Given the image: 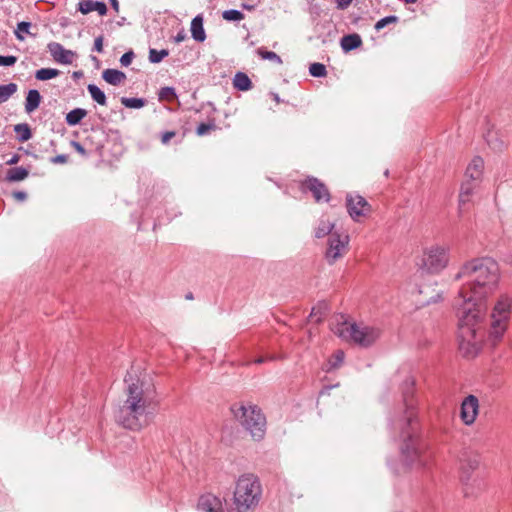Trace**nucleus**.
<instances>
[{"mask_svg": "<svg viewBox=\"0 0 512 512\" xmlns=\"http://www.w3.org/2000/svg\"><path fill=\"white\" fill-rule=\"evenodd\" d=\"M467 279L455 302L459 319V348L466 357H474L480 349L481 322L486 312L483 300L497 287L498 264L491 258H478L465 263L455 280Z\"/></svg>", "mask_w": 512, "mask_h": 512, "instance_id": "1", "label": "nucleus"}, {"mask_svg": "<svg viewBox=\"0 0 512 512\" xmlns=\"http://www.w3.org/2000/svg\"><path fill=\"white\" fill-rule=\"evenodd\" d=\"M415 380L407 377L402 386L403 411L391 420V429L399 433L402 441L399 463L390 464L391 470L402 475L409 471H418L428 465L431 459L425 443L418 435L416 402L413 398Z\"/></svg>", "mask_w": 512, "mask_h": 512, "instance_id": "2", "label": "nucleus"}, {"mask_svg": "<svg viewBox=\"0 0 512 512\" xmlns=\"http://www.w3.org/2000/svg\"><path fill=\"white\" fill-rule=\"evenodd\" d=\"M125 401L115 411V420L126 429L140 430L152 419L151 397L138 376V369L131 367L124 378Z\"/></svg>", "mask_w": 512, "mask_h": 512, "instance_id": "3", "label": "nucleus"}, {"mask_svg": "<svg viewBox=\"0 0 512 512\" xmlns=\"http://www.w3.org/2000/svg\"><path fill=\"white\" fill-rule=\"evenodd\" d=\"M232 413L240 424L247 430L254 440L264 438L266 432V418L256 405H233Z\"/></svg>", "mask_w": 512, "mask_h": 512, "instance_id": "4", "label": "nucleus"}, {"mask_svg": "<svg viewBox=\"0 0 512 512\" xmlns=\"http://www.w3.org/2000/svg\"><path fill=\"white\" fill-rule=\"evenodd\" d=\"M261 495V487L253 475L241 476L234 491V505L238 512H246L256 506Z\"/></svg>", "mask_w": 512, "mask_h": 512, "instance_id": "5", "label": "nucleus"}, {"mask_svg": "<svg viewBox=\"0 0 512 512\" xmlns=\"http://www.w3.org/2000/svg\"><path fill=\"white\" fill-rule=\"evenodd\" d=\"M340 337L350 339L361 347H369L374 344L381 335L377 327L357 323H344L337 331Z\"/></svg>", "mask_w": 512, "mask_h": 512, "instance_id": "6", "label": "nucleus"}, {"mask_svg": "<svg viewBox=\"0 0 512 512\" xmlns=\"http://www.w3.org/2000/svg\"><path fill=\"white\" fill-rule=\"evenodd\" d=\"M510 307L511 300L507 296H502L494 306L491 314L490 334L495 339H499L506 329V321L509 317Z\"/></svg>", "mask_w": 512, "mask_h": 512, "instance_id": "7", "label": "nucleus"}, {"mask_svg": "<svg viewBox=\"0 0 512 512\" xmlns=\"http://www.w3.org/2000/svg\"><path fill=\"white\" fill-rule=\"evenodd\" d=\"M448 251L442 246H432L425 251L423 265L427 271L437 273L448 264Z\"/></svg>", "mask_w": 512, "mask_h": 512, "instance_id": "8", "label": "nucleus"}, {"mask_svg": "<svg viewBox=\"0 0 512 512\" xmlns=\"http://www.w3.org/2000/svg\"><path fill=\"white\" fill-rule=\"evenodd\" d=\"M349 236L334 232L328 238V247L325 253L327 262L332 265L342 258L348 251Z\"/></svg>", "mask_w": 512, "mask_h": 512, "instance_id": "9", "label": "nucleus"}, {"mask_svg": "<svg viewBox=\"0 0 512 512\" xmlns=\"http://www.w3.org/2000/svg\"><path fill=\"white\" fill-rule=\"evenodd\" d=\"M479 412V401L474 395H468L461 403L460 418L465 425H471Z\"/></svg>", "mask_w": 512, "mask_h": 512, "instance_id": "10", "label": "nucleus"}, {"mask_svg": "<svg viewBox=\"0 0 512 512\" xmlns=\"http://www.w3.org/2000/svg\"><path fill=\"white\" fill-rule=\"evenodd\" d=\"M303 190H309L316 202L330 200V193L324 183L315 177H308L302 184Z\"/></svg>", "mask_w": 512, "mask_h": 512, "instance_id": "11", "label": "nucleus"}, {"mask_svg": "<svg viewBox=\"0 0 512 512\" xmlns=\"http://www.w3.org/2000/svg\"><path fill=\"white\" fill-rule=\"evenodd\" d=\"M347 211L352 219L357 220L360 216L366 215L370 206L366 199L360 195L352 196L348 194L346 197Z\"/></svg>", "mask_w": 512, "mask_h": 512, "instance_id": "12", "label": "nucleus"}, {"mask_svg": "<svg viewBox=\"0 0 512 512\" xmlns=\"http://www.w3.org/2000/svg\"><path fill=\"white\" fill-rule=\"evenodd\" d=\"M461 462V481L467 485L471 479V472L476 470L480 464V457L475 453H465L460 459Z\"/></svg>", "mask_w": 512, "mask_h": 512, "instance_id": "13", "label": "nucleus"}, {"mask_svg": "<svg viewBox=\"0 0 512 512\" xmlns=\"http://www.w3.org/2000/svg\"><path fill=\"white\" fill-rule=\"evenodd\" d=\"M47 48L53 59L60 64H71L76 56L73 51L65 49L58 42H50Z\"/></svg>", "mask_w": 512, "mask_h": 512, "instance_id": "14", "label": "nucleus"}, {"mask_svg": "<svg viewBox=\"0 0 512 512\" xmlns=\"http://www.w3.org/2000/svg\"><path fill=\"white\" fill-rule=\"evenodd\" d=\"M197 508L200 512H223L221 500L213 494L202 495Z\"/></svg>", "mask_w": 512, "mask_h": 512, "instance_id": "15", "label": "nucleus"}, {"mask_svg": "<svg viewBox=\"0 0 512 512\" xmlns=\"http://www.w3.org/2000/svg\"><path fill=\"white\" fill-rule=\"evenodd\" d=\"M479 183L464 180L461 184L460 193H459V212L462 213L466 209V205L471 202V197L473 195L474 190L478 186Z\"/></svg>", "mask_w": 512, "mask_h": 512, "instance_id": "16", "label": "nucleus"}, {"mask_svg": "<svg viewBox=\"0 0 512 512\" xmlns=\"http://www.w3.org/2000/svg\"><path fill=\"white\" fill-rule=\"evenodd\" d=\"M484 161L481 157H474L468 164L465 171V180L479 183L482 177Z\"/></svg>", "mask_w": 512, "mask_h": 512, "instance_id": "17", "label": "nucleus"}, {"mask_svg": "<svg viewBox=\"0 0 512 512\" xmlns=\"http://www.w3.org/2000/svg\"><path fill=\"white\" fill-rule=\"evenodd\" d=\"M486 142L492 150L501 152L506 148L508 138L502 132L490 130L486 134Z\"/></svg>", "mask_w": 512, "mask_h": 512, "instance_id": "18", "label": "nucleus"}, {"mask_svg": "<svg viewBox=\"0 0 512 512\" xmlns=\"http://www.w3.org/2000/svg\"><path fill=\"white\" fill-rule=\"evenodd\" d=\"M191 36L197 42H204L206 39V33L203 27V16L197 15L191 21Z\"/></svg>", "mask_w": 512, "mask_h": 512, "instance_id": "19", "label": "nucleus"}, {"mask_svg": "<svg viewBox=\"0 0 512 512\" xmlns=\"http://www.w3.org/2000/svg\"><path fill=\"white\" fill-rule=\"evenodd\" d=\"M41 95L39 93L38 90L36 89H31L28 91L27 93V96H26V100H25V111L27 113H31L33 111H35L40 103H41Z\"/></svg>", "mask_w": 512, "mask_h": 512, "instance_id": "20", "label": "nucleus"}, {"mask_svg": "<svg viewBox=\"0 0 512 512\" xmlns=\"http://www.w3.org/2000/svg\"><path fill=\"white\" fill-rule=\"evenodd\" d=\"M103 79L114 86L119 85L126 79V75L124 72L117 69H106L102 73Z\"/></svg>", "mask_w": 512, "mask_h": 512, "instance_id": "21", "label": "nucleus"}, {"mask_svg": "<svg viewBox=\"0 0 512 512\" xmlns=\"http://www.w3.org/2000/svg\"><path fill=\"white\" fill-rule=\"evenodd\" d=\"M341 48L345 52H349L361 46L362 39L358 34H349L341 38Z\"/></svg>", "mask_w": 512, "mask_h": 512, "instance_id": "22", "label": "nucleus"}, {"mask_svg": "<svg viewBox=\"0 0 512 512\" xmlns=\"http://www.w3.org/2000/svg\"><path fill=\"white\" fill-rule=\"evenodd\" d=\"M233 85L240 91H248L252 87V82L247 74L237 72L233 79Z\"/></svg>", "mask_w": 512, "mask_h": 512, "instance_id": "23", "label": "nucleus"}, {"mask_svg": "<svg viewBox=\"0 0 512 512\" xmlns=\"http://www.w3.org/2000/svg\"><path fill=\"white\" fill-rule=\"evenodd\" d=\"M86 116H87V111L85 109L75 108V109L71 110L69 113H67L65 120L69 126H76Z\"/></svg>", "mask_w": 512, "mask_h": 512, "instance_id": "24", "label": "nucleus"}, {"mask_svg": "<svg viewBox=\"0 0 512 512\" xmlns=\"http://www.w3.org/2000/svg\"><path fill=\"white\" fill-rule=\"evenodd\" d=\"M29 171L24 167H14L7 171L6 179L9 182H18L27 178Z\"/></svg>", "mask_w": 512, "mask_h": 512, "instance_id": "25", "label": "nucleus"}, {"mask_svg": "<svg viewBox=\"0 0 512 512\" xmlns=\"http://www.w3.org/2000/svg\"><path fill=\"white\" fill-rule=\"evenodd\" d=\"M334 228V224L331 223L328 220L320 219L318 226L315 229V237L316 238H323L327 235L330 236L332 234V230Z\"/></svg>", "mask_w": 512, "mask_h": 512, "instance_id": "26", "label": "nucleus"}, {"mask_svg": "<svg viewBox=\"0 0 512 512\" xmlns=\"http://www.w3.org/2000/svg\"><path fill=\"white\" fill-rule=\"evenodd\" d=\"M14 132L19 142H26L32 137V132L28 124L21 123L14 126Z\"/></svg>", "mask_w": 512, "mask_h": 512, "instance_id": "27", "label": "nucleus"}, {"mask_svg": "<svg viewBox=\"0 0 512 512\" xmlns=\"http://www.w3.org/2000/svg\"><path fill=\"white\" fill-rule=\"evenodd\" d=\"M60 70L55 68H41L35 72V78L39 81H47L59 76Z\"/></svg>", "mask_w": 512, "mask_h": 512, "instance_id": "28", "label": "nucleus"}, {"mask_svg": "<svg viewBox=\"0 0 512 512\" xmlns=\"http://www.w3.org/2000/svg\"><path fill=\"white\" fill-rule=\"evenodd\" d=\"M17 90L18 86L16 83L0 85V104L6 102Z\"/></svg>", "mask_w": 512, "mask_h": 512, "instance_id": "29", "label": "nucleus"}, {"mask_svg": "<svg viewBox=\"0 0 512 512\" xmlns=\"http://www.w3.org/2000/svg\"><path fill=\"white\" fill-rule=\"evenodd\" d=\"M87 90L90 93L92 99L99 105H106V95L98 86L95 84H89L87 86Z\"/></svg>", "mask_w": 512, "mask_h": 512, "instance_id": "30", "label": "nucleus"}, {"mask_svg": "<svg viewBox=\"0 0 512 512\" xmlns=\"http://www.w3.org/2000/svg\"><path fill=\"white\" fill-rule=\"evenodd\" d=\"M32 24L30 22H26V21H21L17 24V28L15 30V36L18 40L20 41H23L25 39V37L23 36V34H27L29 36H33L35 37L36 36V33H32L30 31V28H31Z\"/></svg>", "mask_w": 512, "mask_h": 512, "instance_id": "31", "label": "nucleus"}, {"mask_svg": "<svg viewBox=\"0 0 512 512\" xmlns=\"http://www.w3.org/2000/svg\"><path fill=\"white\" fill-rule=\"evenodd\" d=\"M168 55L169 51L167 49L157 50L154 48H150L148 59L151 63L157 64L160 63Z\"/></svg>", "mask_w": 512, "mask_h": 512, "instance_id": "32", "label": "nucleus"}, {"mask_svg": "<svg viewBox=\"0 0 512 512\" xmlns=\"http://www.w3.org/2000/svg\"><path fill=\"white\" fill-rule=\"evenodd\" d=\"M120 101H121V104L124 105L126 108H132V109H140L146 103V100L143 98L122 97Z\"/></svg>", "mask_w": 512, "mask_h": 512, "instance_id": "33", "label": "nucleus"}, {"mask_svg": "<svg viewBox=\"0 0 512 512\" xmlns=\"http://www.w3.org/2000/svg\"><path fill=\"white\" fill-rule=\"evenodd\" d=\"M257 54L264 60H270L276 64H282V59L275 52L267 51L264 48H258Z\"/></svg>", "mask_w": 512, "mask_h": 512, "instance_id": "34", "label": "nucleus"}, {"mask_svg": "<svg viewBox=\"0 0 512 512\" xmlns=\"http://www.w3.org/2000/svg\"><path fill=\"white\" fill-rule=\"evenodd\" d=\"M309 73L313 77L321 78L327 75V70L324 64L316 62L310 65Z\"/></svg>", "mask_w": 512, "mask_h": 512, "instance_id": "35", "label": "nucleus"}, {"mask_svg": "<svg viewBox=\"0 0 512 512\" xmlns=\"http://www.w3.org/2000/svg\"><path fill=\"white\" fill-rule=\"evenodd\" d=\"M223 19L227 21H240L244 18V14L236 9L225 10L222 13Z\"/></svg>", "mask_w": 512, "mask_h": 512, "instance_id": "36", "label": "nucleus"}, {"mask_svg": "<svg viewBox=\"0 0 512 512\" xmlns=\"http://www.w3.org/2000/svg\"><path fill=\"white\" fill-rule=\"evenodd\" d=\"M345 354L342 350H337L329 360L330 368L339 367L344 361Z\"/></svg>", "mask_w": 512, "mask_h": 512, "instance_id": "37", "label": "nucleus"}, {"mask_svg": "<svg viewBox=\"0 0 512 512\" xmlns=\"http://www.w3.org/2000/svg\"><path fill=\"white\" fill-rule=\"evenodd\" d=\"M398 21V18L394 15L386 16L380 20H378L375 24V29L377 31H380L385 26H387L390 23H396Z\"/></svg>", "mask_w": 512, "mask_h": 512, "instance_id": "38", "label": "nucleus"}, {"mask_svg": "<svg viewBox=\"0 0 512 512\" xmlns=\"http://www.w3.org/2000/svg\"><path fill=\"white\" fill-rule=\"evenodd\" d=\"M94 1L93 0H83L79 2V11L83 14H88L94 11Z\"/></svg>", "mask_w": 512, "mask_h": 512, "instance_id": "39", "label": "nucleus"}, {"mask_svg": "<svg viewBox=\"0 0 512 512\" xmlns=\"http://www.w3.org/2000/svg\"><path fill=\"white\" fill-rule=\"evenodd\" d=\"M17 62V57L13 55H0V66H13Z\"/></svg>", "mask_w": 512, "mask_h": 512, "instance_id": "40", "label": "nucleus"}, {"mask_svg": "<svg viewBox=\"0 0 512 512\" xmlns=\"http://www.w3.org/2000/svg\"><path fill=\"white\" fill-rule=\"evenodd\" d=\"M215 128V125L214 124H206V123H201L198 127H197V130H196V133L198 136H204L206 135L210 130L214 129Z\"/></svg>", "mask_w": 512, "mask_h": 512, "instance_id": "41", "label": "nucleus"}, {"mask_svg": "<svg viewBox=\"0 0 512 512\" xmlns=\"http://www.w3.org/2000/svg\"><path fill=\"white\" fill-rule=\"evenodd\" d=\"M133 58H134L133 51H128L121 56L120 63L122 66H128L131 64Z\"/></svg>", "mask_w": 512, "mask_h": 512, "instance_id": "42", "label": "nucleus"}, {"mask_svg": "<svg viewBox=\"0 0 512 512\" xmlns=\"http://www.w3.org/2000/svg\"><path fill=\"white\" fill-rule=\"evenodd\" d=\"M159 96H160V98L176 97V93H175L174 88L164 87L161 89Z\"/></svg>", "mask_w": 512, "mask_h": 512, "instance_id": "43", "label": "nucleus"}, {"mask_svg": "<svg viewBox=\"0 0 512 512\" xmlns=\"http://www.w3.org/2000/svg\"><path fill=\"white\" fill-rule=\"evenodd\" d=\"M94 11H97L100 15L107 13V6L104 2L94 1Z\"/></svg>", "mask_w": 512, "mask_h": 512, "instance_id": "44", "label": "nucleus"}, {"mask_svg": "<svg viewBox=\"0 0 512 512\" xmlns=\"http://www.w3.org/2000/svg\"><path fill=\"white\" fill-rule=\"evenodd\" d=\"M93 50L98 53L103 52V36L95 38Z\"/></svg>", "mask_w": 512, "mask_h": 512, "instance_id": "45", "label": "nucleus"}, {"mask_svg": "<svg viewBox=\"0 0 512 512\" xmlns=\"http://www.w3.org/2000/svg\"><path fill=\"white\" fill-rule=\"evenodd\" d=\"M71 145L73 146V148L79 153L81 154L82 156H87V151L86 149L77 141H72L71 142Z\"/></svg>", "mask_w": 512, "mask_h": 512, "instance_id": "46", "label": "nucleus"}, {"mask_svg": "<svg viewBox=\"0 0 512 512\" xmlns=\"http://www.w3.org/2000/svg\"><path fill=\"white\" fill-rule=\"evenodd\" d=\"M68 161V156L65 154H60L51 159V162L54 164H64Z\"/></svg>", "mask_w": 512, "mask_h": 512, "instance_id": "47", "label": "nucleus"}, {"mask_svg": "<svg viewBox=\"0 0 512 512\" xmlns=\"http://www.w3.org/2000/svg\"><path fill=\"white\" fill-rule=\"evenodd\" d=\"M353 0H335L336 6L340 10H345L350 6Z\"/></svg>", "mask_w": 512, "mask_h": 512, "instance_id": "48", "label": "nucleus"}, {"mask_svg": "<svg viewBox=\"0 0 512 512\" xmlns=\"http://www.w3.org/2000/svg\"><path fill=\"white\" fill-rule=\"evenodd\" d=\"M13 197L17 201L22 202V201H25L27 199V193L24 192V191H15V192H13Z\"/></svg>", "mask_w": 512, "mask_h": 512, "instance_id": "49", "label": "nucleus"}, {"mask_svg": "<svg viewBox=\"0 0 512 512\" xmlns=\"http://www.w3.org/2000/svg\"><path fill=\"white\" fill-rule=\"evenodd\" d=\"M186 38H187V35H186L185 31L182 29L176 34V36L174 37V41L176 43H180V42L184 41Z\"/></svg>", "mask_w": 512, "mask_h": 512, "instance_id": "50", "label": "nucleus"}, {"mask_svg": "<svg viewBox=\"0 0 512 512\" xmlns=\"http://www.w3.org/2000/svg\"><path fill=\"white\" fill-rule=\"evenodd\" d=\"M174 136H175V132H173V131L165 132L162 135V143L167 144L170 141V139H172Z\"/></svg>", "mask_w": 512, "mask_h": 512, "instance_id": "51", "label": "nucleus"}, {"mask_svg": "<svg viewBox=\"0 0 512 512\" xmlns=\"http://www.w3.org/2000/svg\"><path fill=\"white\" fill-rule=\"evenodd\" d=\"M20 160V156L18 154H14L9 160H7L8 165H14L18 163Z\"/></svg>", "mask_w": 512, "mask_h": 512, "instance_id": "52", "label": "nucleus"}, {"mask_svg": "<svg viewBox=\"0 0 512 512\" xmlns=\"http://www.w3.org/2000/svg\"><path fill=\"white\" fill-rule=\"evenodd\" d=\"M440 299H441V294L437 293L435 297H431L428 301H426V304L436 303Z\"/></svg>", "mask_w": 512, "mask_h": 512, "instance_id": "53", "label": "nucleus"}, {"mask_svg": "<svg viewBox=\"0 0 512 512\" xmlns=\"http://www.w3.org/2000/svg\"><path fill=\"white\" fill-rule=\"evenodd\" d=\"M111 6L115 11L119 10V2L117 0H110Z\"/></svg>", "mask_w": 512, "mask_h": 512, "instance_id": "54", "label": "nucleus"}, {"mask_svg": "<svg viewBox=\"0 0 512 512\" xmlns=\"http://www.w3.org/2000/svg\"><path fill=\"white\" fill-rule=\"evenodd\" d=\"M82 76H83L82 71H74L73 74H72V77L75 80L81 78Z\"/></svg>", "mask_w": 512, "mask_h": 512, "instance_id": "55", "label": "nucleus"}, {"mask_svg": "<svg viewBox=\"0 0 512 512\" xmlns=\"http://www.w3.org/2000/svg\"><path fill=\"white\" fill-rule=\"evenodd\" d=\"M254 5H250V4H246V3H243L242 4V8L245 9V10H248V11H251L254 9Z\"/></svg>", "mask_w": 512, "mask_h": 512, "instance_id": "56", "label": "nucleus"}, {"mask_svg": "<svg viewBox=\"0 0 512 512\" xmlns=\"http://www.w3.org/2000/svg\"><path fill=\"white\" fill-rule=\"evenodd\" d=\"M265 361H266V358H264V357H259V358H257V359L255 360V363H257V364H262V363H264Z\"/></svg>", "mask_w": 512, "mask_h": 512, "instance_id": "57", "label": "nucleus"}, {"mask_svg": "<svg viewBox=\"0 0 512 512\" xmlns=\"http://www.w3.org/2000/svg\"><path fill=\"white\" fill-rule=\"evenodd\" d=\"M404 1H405V3H407V4H413V3H415L417 0H404Z\"/></svg>", "mask_w": 512, "mask_h": 512, "instance_id": "58", "label": "nucleus"}, {"mask_svg": "<svg viewBox=\"0 0 512 512\" xmlns=\"http://www.w3.org/2000/svg\"><path fill=\"white\" fill-rule=\"evenodd\" d=\"M186 298L187 299H192V294L190 293V294L186 295Z\"/></svg>", "mask_w": 512, "mask_h": 512, "instance_id": "59", "label": "nucleus"}, {"mask_svg": "<svg viewBox=\"0 0 512 512\" xmlns=\"http://www.w3.org/2000/svg\"><path fill=\"white\" fill-rule=\"evenodd\" d=\"M384 174H385V176H388L389 171H388V170H386Z\"/></svg>", "mask_w": 512, "mask_h": 512, "instance_id": "60", "label": "nucleus"}]
</instances>
